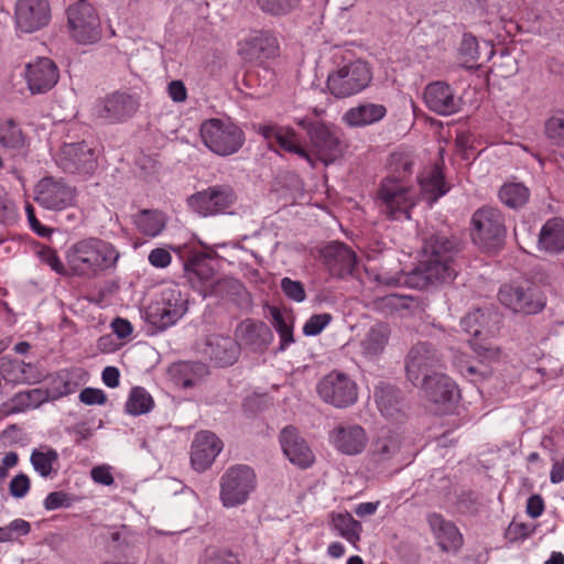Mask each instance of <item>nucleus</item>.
<instances>
[{"mask_svg":"<svg viewBox=\"0 0 564 564\" xmlns=\"http://www.w3.org/2000/svg\"><path fill=\"white\" fill-rule=\"evenodd\" d=\"M423 259L409 273L398 270L389 273L381 269L376 280L388 286L408 285L426 290L432 285L452 282L458 272L457 257L460 252L459 239L444 231L430 234L423 241Z\"/></svg>","mask_w":564,"mask_h":564,"instance_id":"obj_1","label":"nucleus"},{"mask_svg":"<svg viewBox=\"0 0 564 564\" xmlns=\"http://www.w3.org/2000/svg\"><path fill=\"white\" fill-rule=\"evenodd\" d=\"M119 257V251L110 242L99 238L78 240L65 251L70 276L83 279L95 278L116 268Z\"/></svg>","mask_w":564,"mask_h":564,"instance_id":"obj_2","label":"nucleus"},{"mask_svg":"<svg viewBox=\"0 0 564 564\" xmlns=\"http://www.w3.org/2000/svg\"><path fill=\"white\" fill-rule=\"evenodd\" d=\"M379 213L388 220L411 218V209L417 204L412 186L395 176L381 180L375 198Z\"/></svg>","mask_w":564,"mask_h":564,"instance_id":"obj_3","label":"nucleus"},{"mask_svg":"<svg viewBox=\"0 0 564 564\" xmlns=\"http://www.w3.org/2000/svg\"><path fill=\"white\" fill-rule=\"evenodd\" d=\"M470 236L475 245L486 252H497L505 245L507 227L498 208L482 206L470 219Z\"/></svg>","mask_w":564,"mask_h":564,"instance_id":"obj_4","label":"nucleus"},{"mask_svg":"<svg viewBox=\"0 0 564 564\" xmlns=\"http://www.w3.org/2000/svg\"><path fill=\"white\" fill-rule=\"evenodd\" d=\"M199 134L205 147L219 156L237 153L245 144V132L231 121L219 118L204 120Z\"/></svg>","mask_w":564,"mask_h":564,"instance_id":"obj_5","label":"nucleus"},{"mask_svg":"<svg viewBox=\"0 0 564 564\" xmlns=\"http://www.w3.org/2000/svg\"><path fill=\"white\" fill-rule=\"evenodd\" d=\"M372 80L369 65L355 59L339 65L327 76V89L335 98L343 99L357 95L365 90Z\"/></svg>","mask_w":564,"mask_h":564,"instance_id":"obj_6","label":"nucleus"},{"mask_svg":"<svg viewBox=\"0 0 564 564\" xmlns=\"http://www.w3.org/2000/svg\"><path fill=\"white\" fill-rule=\"evenodd\" d=\"M299 124L310 137L314 154L325 165L334 163L344 155L346 145L337 127L306 119L301 120Z\"/></svg>","mask_w":564,"mask_h":564,"instance_id":"obj_7","label":"nucleus"},{"mask_svg":"<svg viewBox=\"0 0 564 564\" xmlns=\"http://www.w3.org/2000/svg\"><path fill=\"white\" fill-rule=\"evenodd\" d=\"M188 300L177 285L161 291L160 297L152 302L147 311V321L159 330H165L176 324L187 312Z\"/></svg>","mask_w":564,"mask_h":564,"instance_id":"obj_8","label":"nucleus"},{"mask_svg":"<svg viewBox=\"0 0 564 564\" xmlns=\"http://www.w3.org/2000/svg\"><path fill=\"white\" fill-rule=\"evenodd\" d=\"M69 36L78 44H95L102 37L101 22L87 0H78L67 8Z\"/></svg>","mask_w":564,"mask_h":564,"instance_id":"obj_9","label":"nucleus"},{"mask_svg":"<svg viewBox=\"0 0 564 564\" xmlns=\"http://www.w3.org/2000/svg\"><path fill=\"white\" fill-rule=\"evenodd\" d=\"M256 488V474L247 465L230 467L220 480V500L227 508L245 503Z\"/></svg>","mask_w":564,"mask_h":564,"instance_id":"obj_10","label":"nucleus"},{"mask_svg":"<svg viewBox=\"0 0 564 564\" xmlns=\"http://www.w3.org/2000/svg\"><path fill=\"white\" fill-rule=\"evenodd\" d=\"M442 368L441 352L427 341H419L413 345L405 357L406 378L413 386H419L425 376H433Z\"/></svg>","mask_w":564,"mask_h":564,"instance_id":"obj_11","label":"nucleus"},{"mask_svg":"<svg viewBox=\"0 0 564 564\" xmlns=\"http://www.w3.org/2000/svg\"><path fill=\"white\" fill-rule=\"evenodd\" d=\"M55 162L65 173L91 175L98 166V154L86 141L64 143L55 156Z\"/></svg>","mask_w":564,"mask_h":564,"instance_id":"obj_12","label":"nucleus"},{"mask_svg":"<svg viewBox=\"0 0 564 564\" xmlns=\"http://www.w3.org/2000/svg\"><path fill=\"white\" fill-rule=\"evenodd\" d=\"M499 302L514 313L536 314L545 306V299L540 289L530 282L524 284H506L498 292Z\"/></svg>","mask_w":564,"mask_h":564,"instance_id":"obj_13","label":"nucleus"},{"mask_svg":"<svg viewBox=\"0 0 564 564\" xmlns=\"http://www.w3.org/2000/svg\"><path fill=\"white\" fill-rule=\"evenodd\" d=\"M317 393L321 399L335 408H348L358 399L356 382L341 371H330L317 383Z\"/></svg>","mask_w":564,"mask_h":564,"instance_id":"obj_14","label":"nucleus"},{"mask_svg":"<svg viewBox=\"0 0 564 564\" xmlns=\"http://www.w3.org/2000/svg\"><path fill=\"white\" fill-rule=\"evenodd\" d=\"M76 188L64 178L45 176L41 178L34 188L35 202L51 210H63L73 206L76 202Z\"/></svg>","mask_w":564,"mask_h":564,"instance_id":"obj_15","label":"nucleus"},{"mask_svg":"<svg viewBox=\"0 0 564 564\" xmlns=\"http://www.w3.org/2000/svg\"><path fill=\"white\" fill-rule=\"evenodd\" d=\"M237 199L235 191L229 185H214L191 195L188 206L196 214L208 217L225 213Z\"/></svg>","mask_w":564,"mask_h":564,"instance_id":"obj_16","label":"nucleus"},{"mask_svg":"<svg viewBox=\"0 0 564 564\" xmlns=\"http://www.w3.org/2000/svg\"><path fill=\"white\" fill-rule=\"evenodd\" d=\"M140 106L139 98L127 91H113L96 100L94 113L110 123L131 118Z\"/></svg>","mask_w":564,"mask_h":564,"instance_id":"obj_17","label":"nucleus"},{"mask_svg":"<svg viewBox=\"0 0 564 564\" xmlns=\"http://www.w3.org/2000/svg\"><path fill=\"white\" fill-rule=\"evenodd\" d=\"M51 18V6L47 0H18L15 3L14 22L20 32H36L45 28Z\"/></svg>","mask_w":564,"mask_h":564,"instance_id":"obj_18","label":"nucleus"},{"mask_svg":"<svg viewBox=\"0 0 564 564\" xmlns=\"http://www.w3.org/2000/svg\"><path fill=\"white\" fill-rule=\"evenodd\" d=\"M321 253L323 263L332 276L345 279L354 274L357 267V256L344 242H330L322 249Z\"/></svg>","mask_w":564,"mask_h":564,"instance_id":"obj_19","label":"nucleus"},{"mask_svg":"<svg viewBox=\"0 0 564 564\" xmlns=\"http://www.w3.org/2000/svg\"><path fill=\"white\" fill-rule=\"evenodd\" d=\"M240 349L243 347L253 352H264L273 340L271 328L262 321L246 318L235 330Z\"/></svg>","mask_w":564,"mask_h":564,"instance_id":"obj_20","label":"nucleus"},{"mask_svg":"<svg viewBox=\"0 0 564 564\" xmlns=\"http://www.w3.org/2000/svg\"><path fill=\"white\" fill-rule=\"evenodd\" d=\"M423 98L426 107L440 116H449L460 110V98L456 97L451 85L442 80L430 83Z\"/></svg>","mask_w":564,"mask_h":564,"instance_id":"obj_21","label":"nucleus"},{"mask_svg":"<svg viewBox=\"0 0 564 564\" xmlns=\"http://www.w3.org/2000/svg\"><path fill=\"white\" fill-rule=\"evenodd\" d=\"M257 132L269 143H276L285 152L297 154L305 159L312 167H315L311 154L301 145L300 137L293 128L278 124H259Z\"/></svg>","mask_w":564,"mask_h":564,"instance_id":"obj_22","label":"nucleus"},{"mask_svg":"<svg viewBox=\"0 0 564 564\" xmlns=\"http://www.w3.org/2000/svg\"><path fill=\"white\" fill-rule=\"evenodd\" d=\"M280 443L284 455L301 469L311 467L315 456L305 440L294 426H285L280 433Z\"/></svg>","mask_w":564,"mask_h":564,"instance_id":"obj_23","label":"nucleus"},{"mask_svg":"<svg viewBox=\"0 0 564 564\" xmlns=\"http://www.w3.org/2000/svg\"><path fill=\"white\" fill-rule=\"evenodd\" d=\"M223 449L221 440L210 431L195 435L191 447V463L197 471L208 469Z\"/></svg>","mask_w":564,"mask_h":564,"instance_id":"obj_24","label":"nucleus"},{"mask_svg":"<svg viewBox=\"0 0 564 564\" xmlns=\"http://www.w3.org/2000/svg\"><path fill=\"white\" fill-rule=\"evenodd\" d=\"M25 77L30 91L44 94L51 90L58 82L59 72L56 64L47 57H40L26 65Z\"/></svg>","mask_w":564,"mask_h":564,"instance_id":"obj_25","label":"nucleus"},{"mask_svg":"<svg viewBox=\"0 0 564 564\" xmlns=\"http://www.w3.org/2000/svg\"><path fill=\"white\" fill-rule=\"evenodd\" d=\"M427 522L441 551L454 554L460 551L464 538L454 522L446 520L440 513L429 514Z\"/></svg>","mask_w":564,"mask_h":564,"instance_id":"obj_26","label":"nucleus"},{"mask_svg":"<svg viewBox=\"0 0 564 564\" xmlns=\"http://www.w3.org/2000/svg\"><path fill=\"white\" fill-rule=\"evenodd\" d=\"M329 440L335 448L345 455L360 454L368 443L365 429L358 424L335 427L329 434Z\"/></svg>","mask_w":564,"mask_h":564,"instance_id":"obj_27","label":"nucleus"},{"mask_svg":"<svg viewBox=\"0 0 564 564\" xmlns=\"http://www.w3.org/2000/svg\"><path fill=\"white\" fill-rule=\"evenodd\" d=\"M240 346L237 338L223 335H210L206 340L204 354L217 367H229L236 364L240 356Z\"/></svg>","mask_w":564,"mask_h":564,"instance_id":"obj_28","label":"nucleus"},{"mask_svg":"<svg viewBox=\"0 0 564 564\" xmlns=\"http://www.w3.org/2000/svg\"><path fill=\"white\" fill-rule=\"evenodd\" d=\"M417 387L422 389L425 398L435 404L453 403L459 394L456 383L442 372L425 376Z\"/></svg>","mask_w":564,"mask_h":564,"instance_id":"obj_29","label":"nucleus"},{"mask_svg":"<svg viewBox=\"0 0 564 564\" xmlns=\"http://www.w3.org/2000/svg\"><path fill=\"white\" fill-rule=\"evenodd\" d=\"M279 51L278 40L269 32H259L256 35L239 43L238 54L246 62H257L261 58H270Z\"/></svg>","mask_w":564,"mask_h":564,"instance_id":"obj_30","label":"nucleus"},{"mask_svg":"<svg viewBox=\"0 0 564 564\" xmlns=\"http://www.w3.org/2000/svg\"><path fill=\"white\" fill-rule=\"evenodd\" d=\"M373 397L383 416L394 421H399L403 416L404 402L399 388L380 382L375 389Z\"/></svg>","mask_w":564,"mask_h":564,"instance_id":"obj_31","label":"nucleus"},{"mask_svg":"<svg viewBox=\"0 0 564 564\" xmlns=\"http://www.w3.org/2000/svg\"><path fill=\"white\" fill-rule=\"evenodd\" d=\"M538 248L549 254H558L564 251V219L553 217L542 226Z\"/></svg>","mask_w":564,"mask_h":564,"instance_id":"obj_32","label":"nucleus"},{"mask_svg":"<svg viewBox=\"0 0 564 564\" xmlns=\"http://www.w3.org/2000/svg\"><path fill=\"white\" fill-rule=\"evenodd\" d=\"M391 329L387 323H375L360 339V352L365 358L372 359L381 355L390 339Z\"/></svg>","mask_w":564,"mask_h":564,"instance_id":"obj_33","label":"nucleus"},{"mask_svg":"<svg viewBox=\"0 0 564 564\" xmlns=\"http://www.w3.org/2000/svg\"><path fill=\"white\" fill-rule=\"evenodd\" d=\"M387 112L384 105L366 102L348 109L343 116V121L349 127H366L382 120Z\"/></svg>","mask_w":564,"mask_h":564,"instance_id":"obj_34","label":"nucleus"},{"mask_svg":"<svg viewBox=\"0 0 564 564\" xmlns=\"http://www.w3.org/2000/svg\"><path fill=\"white\" fill-rule=\"evenodd\" d=\"M492 316L494 314L478 308L465 315L460 319V326L475 339L491 337L498 329L496 321L492 322Z\"/></svg>","mask_w":564,"mask_h":564,"instance_id":"obj_35","label":"nucleus"},{"mask_svg":"<svg viewBox=\"0 0 564 564\" xmlns=\"http://www.w3.org/2000/svg\"><path fill=\"white\" fill-rule=\"evenodd\" d=\"M401 447V436L391 431L382 429L371 444L370 454L376 462H387L394 457Z\"/></svg>","mask_w":564,"mask_h":564,"instance_id":"obj_36","label":"nucleus"},{"mask_svg":"<svg viewBox=\"0 0 564 564\" xmlns=\"http://www.w3.org/2000/svg\"><path fill=\"white\" fill-rule=\"evenodd\" d=\"M422 194L430 204L444 196L449 187L445 182V174L441 164H434L424 176L419 178Z\"/></svg>","mask_w":564,"mask_h":564,"instance_id":"obj_37","label":"nucleus"},{"mask_svg":"<svg viewBox=\"0 0 564 564\" xmlns=\"http://www.w3.org/2000/svg\"><path fill=\"white\" fill-rule=\"evenodd\" d=\"M209 295L240 304L248 297V292L240 281L234 278H223L208 284Z\"/></svg>","mask_w":564,"mask_h":564,"instance_id":"obj_38","label":"nucleus"},{"mask_svg":"<svg viewBox=\"0 0 564 564\" xmlns=\"http://www.w3.org/2000/svg\"><path fill=\"white\" fill-rule=\"evenodd\" d=\"M184 270L188 281L194 285L195 282H200L204 286V291L207 293L208 286H205L215 274L214 268L207 261V256L204 253H197L184 263Z\"/></svg>","mask_w":564,"mask_h":564,"instance_id":"obj_39","label":"nucleus"},{"mask_svg":"<svg viewBox=\"0 0 564 564\" xmlns=\"http://www.w3.org/2000/svg\"><path fill=\"white\" fill-rule=\"evenodd\" d=\"M140 536L130 527L122 524L112 528L108 536V547L121 555H128L139 542Z\"/></svg>","mask_w":564,"mask_h":564,"instance_id":"obj_40","label":"nucleus"},{"mask_svg":"<svg viewBox=\"0 0 564 564\" xmlns=\"http://www.w3.org/2000/svg\"><path fill=\"white\" fill-rule=\"evenodd\" d=\"M77 388L78 383L74 380L73 375L68 370L63 369L48 379L45 390L48 392L50 401H54L74 393Z\"/></svg>","mask_w":564,"mask_h":564,"instance_id":"obj_41","label":"nucleus"},{"mask_svg":"<svg viewBox=\"0 0 564 564\" xmlns=\"http://www.w3.org/2000/svg\"><path fill=\"white\" fill-rule=\"evenodd\" d=\"M134 224L143 235L155 237L164 229L165 217L159 210L143 209L134 216Z\"/></svg>","mask_w":564,"mask_h":564,"instance_id":"obj_42","label":"nucleus"},{"mask_svg":"<svg viewBox=\"0 0 564 564\" xmlns=\"http://www.w3.org/2000/svg\"><path fill=\"white\" fill-rule=\"evenodd\" d=\"M332 521L338 534L348 542L356 544L360 540L361 523L355 520L349 512L334 513Z\"/></svg>","mask_w":564,"mask_h":564,"instance_id":"obj_43","label":"nucleus"},{"mask_svg":"<svg viewBox=\"0 0 564 564\" xmlns=\"http://www.w3.org/2000/svg\"><path fill=\"white\" fill-rule=\"evenodd\" d=\"M530 191L522 183H506L499 191V199L503 205L512 209H519L527 205Z\"/></svg>","mask_w":564,"mask_h":564,"instance_id":"obj_44","label":"nucleus"},{"mask_svg":"<svg viewBox=\"0 0 564 564\" xmlns=\"http://www.w3.org/2000/svg\"><path fill=\"white\" fill-rule=\"evenodd\" d=\"M177 372L182 387L189 389L209 375V368L202 361H184L177 366Z\"/></svg>","mask_w":564,"mask_h":564,"instance_id":"obj_45","label":"nucleus"},{"mask_svg":"<svg viewBox=\"0 0 564 564\" xmlns=\"http://www.w3.org/2000/svg\"><path fill=\"white\" fill-rule=\"evenodd\" d=\"M47 393L45 388H35L15 393L12 398L13 411L23 412L31 408H39L44 402L50 401Z\"/></svg>","mask_w":564,"mask_h":564,"instance_id":"obj_46","label":"nucleus"},{"mask_svg":"<svg viewBox=\"0 0 564 564\" xmlns=\"http://www.w3.org/2000/svg\"><path fill=\"white\" fill-rule=\"evenodd\" d=\"M153 405L154 401L151 394L142 387H134L126 402V411L131 415H141L150 412Z\"/></svg>","mask_w":564,"mask_h":564,"instance_id":"obj_47","label":"nucleus"},{"mask_svg":"<svg viewBox=\"0 0 564 564\" xmlns=\"http://www.w3.org/2000/svg\"><path fill=\"white\" fill-rule=\"evenodd\" d=\"M0 145L14 151H19L25 145L22 130L12 119L0 124Z\"/></svg>","mask_w":564,"mask_h":564,"instance_id":"obj_48","label":"nucleus"},{"mask_svg":"<svg viewBox=\"0 0 564 564\" xmlns=\"http://www.w3.org/2000/svg\"><path fill=\"white\" fill-rule=\"evenodd\" d=\"M544 135L552 145L564 148V110L554 111L544 121Z\"/></svg>","mask_w":564,"mask_h":564,"instance_id":"obj_49","label":"nucleus"},{"mask_svg":"<svg viewBox=\"0 0 564 564\" xmlns=\"http://www.w3.org/2000/svg\"><path fill=\"white\" fill-rule=\"evenodd\" d=\"M30 460L34 470L37 471L40 476L46 478L50 477L53 471H56L53 466L58 462V453L54 448H48L46 452L33 449Z\"/></svg>","mask_w":564,"mask_h":564,"instance_id":"obj_50","label":"nucleus"},{"mask_svg":"<svg viewBox=\"0 0 564 564\" xmlns=\"http://www.w3.org/2000/svg\"><path fill=\"white\" fill-rule=\"evenodd\" d=\"M272 317V325L280 336V350H285L289 345L294 343L293 326L283 317L281 311L276 306H269Z\"/></svg>","mask_w":564,"mask_h":564,"instance_id":"obj_51","label":"nucleus"},{"mask_svg":"<svg viewBox=\"0 0 564 564\" xmlns=\"http://www.w3.org/2000/svg\"><path fill=\"white\" fill-rule=\"evenodd\" d=\"M37 257L40 261L47 267L51 268L52 271H54L56 274L61 276H70L69 267L66 263H64L57 251L48 246L42 247L37 251Z\"/></svg>","mask_w":564,"mask_h":564,"instance_id":"obj_52","label":"nucleus"},{"mask_svg":"<svg viewBox=\"0 0 564 564\" xmlns=\"http://www.w3.org/2000/svg\"><path fill=\"white\" fill-rule=\"evenodd\" d=\"M259 8L268 14L281 17L291 13L300 0H256Z\"/></svg>","mask_w":564,"mask_h":564,"instance_id":"obj_53","label":"nucleus"},{"mask_svg":"<svg viewBox=\"0 0 564 564\" xmlns=\"http://www.w3.org/2000/svg\"><path fill=\"white\" fill-rule=\"evenodd\" d=\"M459 372L469 378L471 381L477 382L488 378L491 373L490 368L480 361L479 365H475L468 359H460L457 364Z\"/></svg>","mask_w":564,"mask_h":564,"instance_id":"obj_54","label":"nucleus"},{"mask_svg":"<svg viewBox=\"0 0 564 564\" xmlns=\"http://www.w3.org/2000/svg\"><path fill=\"white\" fill-rule=\"evenodd\" d=\"M281 290L289 300L294 302L301 303L306 299V292L301 281L285 276L281 280Z\"/></svg>","mask_w":564,"mask_h":564,"instance_id":"obj_55","label":"nucleus"},{"mask_svg":"<svg viewBox=\"0 0 564 564\" xmlns=\"http://www.w3.org/2000/svg\"><path fill=\"white\" fill-rule=\"evenodd\" d=\"M333 317L329 313L312 315L303 326L305 336H316L332 322Z\"/></svg>","mask_w":564,"mask_h":564,"instance_id":"obj_56","label":"nucleus"},{"mask_svg":"<svg viewBox=\"0 0 564 564\" xmlns=\"http://www.w3.org/2000/svg\"><path fill=\"white\" fill-rule=\"evenodd\" d=\"M390 166L394 173L392 176L404 181L406 175L412 174L413 162L403 154H392L390 158Z\"/></svg>","mask_w":564,"mask_h":564,"instance_id":"obj_57","label":"nucleus"},{"mask_svg":"<svg viewBox=\"0 0 564 564\" xmlns=\"http://www.w3.org/2000/svg\"><path fill=\"white\" fill-rule=\"evenodd\" d=\"M18 219L17 207L14 203L0 192V224L11 225Z\"/></svg>","mask_w":564,"mask_h":564,"instance_id":"obj_58","label":"nucleus"},{"mask_svg":"<svg viewBox=\"0 0 564 564\" xmlns=\"http://www.w3.org/2000/svg\"><path fill=\"white\" fill-rule=\"evenodd\" d=\"M203 564H241L238 556L230 551L213 550L206 553Z\"/></svg>","mask_w":564,"mask_h":564,"instance_id":"obj_59","label":"nucleus"},{"mask_svg":"<svg viewBox=\"0 0 564 564\" xmlns=\"http://www.w3.org/2000/svg\"><path fill=\"white\" fill-rule=\"evenodd\" d=\"M534 531L529 524L523 522L511 521L506 530V538L510 542L523 541L529 538Z\"/></svg>","mask_w":564,"mask_h":564,"instance_id":"obj_60","label":"nucleus"},{"mask_svg":"<svg viewBox=\"0 0 564 564\" xmlns=\"http://www.w3.org/2000/svg\"><path fill=\"white\" fill-rule=\"evenodd\" d=\"M30 490V479L29 477L20 473L14 476L9 485L10 495L14 498H23Z\"/></svg>","mask_w":564,"mask_h":564,"instance_id":"obj_61","label":"nucleus"},{"mask_svg":"<svg viewBox=\"0 0 564 564\" xmlns=\"http://www.w3.org/2000/svg\"><path fill=\"white\" fill-rule=\"evenodd\" d=\"M72 501L69 496L64 491H53L48 494L44 500V508L46 510H56L63 507H70Z\"/></svg>","mask_w":564,"mask_h":564,"instance_id":"obj_62","label":"nucleus"},{"mask_svg":"<svg viewBox=\"0 0 564 564\" xmlns=\"http://www.w3.org/2000/svg\"><path fill=\"white\" fill-rule=\"evenodd\" d=\"M79 400L87 405L105 404L107 397L101 389L85 388L79 393Z\"/></svg>","mask_w":564,"mask_h":564,"instance_id":"obj_63","label":"nucleus"},{"mask_svg":"<svg viewBox=\"0 0 564 564\" xmlns=\"http://www.w3.org/2000/svg\"><path fill=\"white\" fill-rule=\"evenodd\" d=\"M148 260L151 265L163 269L170 265L172 256L164 248H155L149 253Z\"/></svg>","mask_w":564,"mask_h":564,"instance_id":"obj_64","label":"nucleus"}]
</instances>
